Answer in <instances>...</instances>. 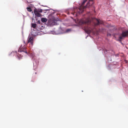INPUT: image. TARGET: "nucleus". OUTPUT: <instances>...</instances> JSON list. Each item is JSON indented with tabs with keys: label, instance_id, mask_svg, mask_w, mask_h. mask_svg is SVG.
Instances as JSON below:
<instances>
[{
	"label": "nucleus",
	"instance_id": "10",
	"mask_svg": "<svg viewBox=\"0 0 128 128\" xmlns=\"http://www.w3.org/2000/svg\"><path fill=\"white\" fill-rule=\"evenodd\" d=\"M32 26L33 28H34L36 27V24H32Z\"/></svg>",
	"mask_w": 128,
	"mask_h": 128
},
{
	"label": "nucleus",
	"instance_id": "7",
	"mask_svg": "<svg viewBox=\"0 0 128 128\" xmlns=\"http://www.w3.org/2000/svg\"><path fill=\"white\" fill-rule=\"evenodd\" d=\"M33 38L32 37H30V38L28 37V43L30 42L32 45L33 44Z\"/></svg>",
	"mask_w": 128,
	"mask_h": 128
},
{
	"label": "nucleus",
	"instance_id": "19",
	"mask_svg": "<svg viewBox=\"0 0 128 128\" xmlns=\"http://www.w3.org/2000/svg\"><path fill=\"white\" fill-rule=\"evenodd\" d=\"M109 35H110V36L111 35V34H109Z\"/></svg>",
	"mask_w": 128,
	"mask_h": 128
},
{
	"label": "nucleus",
	"instance_id": "13",
	"mask_svg": "<svg viewBox=\"0 0 128 128\" xmlns=\"http://www.w3.org/2000/svg\"><path fill=\"white\" fill-rule=\"evenodd\" d=\"M71 31V29H68L66 30V32H68Z\"/></svg>",
	"mask_w": 128,
	"mask_h": 128
},
{
	"label": "nucleus",
	"instance_id": "5",
	"mask_svg": "<svg viewBox=\"0 0 128 128\" xmlns=\"http://www.w3.org/2000/svg\"><path fill=\"white\" fill-rule=\"evenodd\" d=\"M34 12L35 16L37 17H40L41 16V14L38 12V11L36 9H34Z\"/></svg>",
	"mask_w": 128,
	"mask_h": 128
},
{
	"label": "nucleus",
	"instance_id": "4",
	"mask_svg": "<svg viewBox=\"0 0 128 128\" xmlns=\"http://www.w3.org/2000/svg\"><path fill=\"white\" fill-rule=\"evenodd\" d=\"M22 52L27 54H28L27 52L26 51V48L25 47H23L21 46L20 47L19 49L18 50V52Z\"/></svg>",
	"mask_w": 128,
	"mask_h": 128
},
{
	"label": "nucleus",
	"instance_id": "14",
	"mask_svg": "<svg viewBox=\"0 0 128 128\" xmlns=\"http://www.w3.org/2000/svg\"><path fill=\"white\" fill-rule=\"evenodd\" d=\"M38 12H42V10L40 9V10H38Z\"/></svg>",
	"mask_w": 128,
	"mask_h": 128
},
{
	"label": "nucleus",
	"instance_id": "12",
	"mask_svg": "<svg viewBox=\"0 0 128 128\" xmlns=\"http://www.w3.org/2000/svg\"><path fill=\"white\" fill-rule=\"evenodd\" d=\"M87 0H84L83 2L82 3V6L84 5L85 3L86 2Z\"/></svg>",
	"mask_w": 128,
	"mask_h": 128
},
{
	"label": "nucleus",
	"instance_id": "11",
	"mask_svg": "<svg viewBox=\"0 0 128 128\" xmlns=\"http://www.w3.org/2000/svg\"><path fill=\"white\" fill-rule=\"evenodd\" d=\"M27 9L28 11L29 12H30L32 10V8L30 7H27Z\"/></svg>",
	"mask_w": 128,
	"mask_h": 128
},
{
	"label": "nucleus",
	"instance_id": "18",
	"mask_svg": "<svg viewBox=\"0 0 128 128\" xmlns=\"http://www.w3.org/2000/svg\"><path fill=\"white\" fill-rule=\"evenodd\" d=\"M90 1V2L91 1H92L93 0H89Z\"/></svg>",
	"mask_w": 128,
	"mask_h": 128
},
{
	"label": "nucleus",
	"instance_id": "3",
	"mask_svg": "<svg viewBox=\"0 0 128 128\" xmlns=\"http://www.w3.org/2000/svg\"><path fill=\"white\" fill-rule=\"evenodd\" d=\"M94 25L95 26H96L99 25L100 24L102 23V21L100 20H98L96 18L94 19Z\"/></svg>",
	"mask_w": 128,
	"mask_h": 128
},
{
	"label": "nucleus",
	"instance_id": "15",
	"mask_svg": "<svg viewBox=\"0 0 128 128\" xmlns=\"http://www.w3.org/2000/svg\"><path fill=\"white\" fill-rule=\"evenodd\" d=\"M72 14H73L74 15H75L76 16L77 14L76 13H72Z\"/></svg>",
	"mask_w": 128,
	"mask_h": 128
},
{
	"label": "nucleus",
	"instance_id": "21",
	"mask_svg": "<svg viewBox=\"0 0 128 128\" xmlns=\"http://www.w3.org/2000/svg\"><path fill=\"white\" fill-rule=\"evenodd\" d=\"M106 50V52H107V50Z\"/></svg>",
	"mask_w": 128,
	"mask_h": 128
},
{
	"label": "nucleus",
	"instance_id": "8",
	"mask_svg": "<svg viewBox=\"0 0 128 128\" xmlns=\"http://www.w3.org/2000/svg\"><path fill=\"white\" fill-rule=\"evenodd\" d=\"M92 5H90V3L89 2H88L86 6L84 7V8H90L91 6Z\"/></svg>",
	"mask_w": 128,
	"mask_h": 128
},
{
	"label": "nucleus",
	"instance_id": "9",
	"mask_svg": "<svg viewBox=\"0 0 128 128\" xmlns=\"http://www.w3.org/2000/svg\"><path fill=\"white\" fill-rule=\"evenodd\" d=\"M41 21L42 22H46L47 21V19L46 18H42L41 19Z\"/></svg>",
	"mask_w": 128,
	"mask_h": 128
},
{
	"label": "nucleus",
	"instance_id": "17",
	"mask_svg": "<svg viewBox=\"0 0 128 128\" xmlns=\"http://www.w3.org/2000/svg\"><path fill=\"white\" fill-rule=\"evenodd\" d=\"M23 41V42H24V43H25V41L24 40Z\"/></svg>",
	"mask_w": 128,
	"mask_h": 128
},
{
	"label": "nucleus",
	"instance_id": "6",
	"mask_svg": "<svg viewBox=\"0 0 128 128\" xmlns=\"http://www.w3.org/2000/svg\"><path fill=\"white\" fill-rule=\"evenodd\" d=\"M49 24L50 26H52L55 25L56 22L54 21L50 20L48 21Z\"/></svg>",
	"mask_w": 128,
	"mask_h": 128
},
{
	"label": "nucleus",
	"instance_id": "20",
	"mask_svg": "<svg viewBox=\"0 0 128 128\" xmlns=\"http://www.w3.org/2000/svg\"><path fill=\"white\" fill-rule=\"evenodd\" d=\"M90 32H91V31L90 30Z\"/></svg>",
	"mask_w": 128,
	"mask_h": 128
},
{
	"label": "nucleus",
	"instance_id": "2",
	"mask_svg": "<svg viewBox=\"0 0 128 128\" xmlns=\"http://www.w3.org/2000/svg\"><path fill=\"white\" fill-rule=\"evenodd\" d=\"M80 22L82 24H89L91 23V21L89 19L86 20L85 21H84L83 20H81L80 21Z\"/></svg>",
	"mask_w": 128,
	"mask_h": 128
},
{
	"label": "nucleus",
	"instance_id": "22",
	"mask_svg": "<svg viewBox=\"0 0 128 128\" xmlns=\"http://www.w3.org/2000/svg\"><path fill=\"white\" fill-rule=\"evenodd\" d=\"M35 74H36V73H35Z\"/></svg>",
	"mask_w": 128,
	"mask_h": 128
},
{
	"label": "nucleus",
	"instance_id": "16",
	"mask_svg": "<svg viewBox=\"0 0 128 128\" xmlns=\"http://www.w3.org/2000/svg\"><path fill=\"white\" fill-rule=\"evenodd\" d=\"M38 22L39 24L40 23V21H38Z\"/></svg>",
	"mask_w": 128,
	"mask_h": 128
},
{
	"label": "nucleus",
	"instance_id": "1",
	"mask_svg": "<svg viewBox=\"0 0 128 128\" xmlns=\"http://www.w3.org/2000/svg\"><path fill=\"white\" fill-rule=\"evenodd\" d=\"M128 36V30L124 31H122L120 36L119 37V40L121 41L124 38Z\"/></svg>",
	"mask_w": 128,
	"mask_h": 128
}]
</instances>
